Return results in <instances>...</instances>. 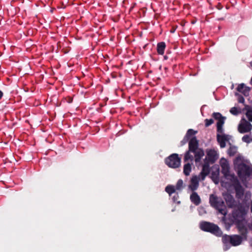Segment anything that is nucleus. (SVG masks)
<instances>
[{"label":"nucleus","mask_w":252,"mask_h":252,"mask_svg":"<svg viewBox=\"0 0 252 252\" xmlns=\"http://www.w3.org/2000/svg\"><path fill=\"white\" fill-rule=\"evenodd\" d=\"M212 116L215 120L218 121L217 123V131L218 133L217 135V139L220 148H223L226 146V142L228 141L229 140V135L224 134H220L223 132V126L226 117L223 116L219 112H214Z\"/></svg>","instance_id":"obj_1"},{"label":"nucleus","mask_w":252,"mask_h":252,"mask_svg":"<svg viewBox=\"0 0 252 252\" xmlns=\"http://www.w3.org/2000/svg\"><path fill=\"white\" fill-rule=\"evenodd\" d=\"M209 203L214 208L217 210L220 213L223 215H226L227 210L224 201L221 198L212 194L210 195Z\"/></svg>","instance_id":"obj_2"},{"label":"nucleus","mask_w":252,"mask_h":252,"mask_svg":"<svg viewBox=\"0 0 252 252\" xmlns=\"http://www.w3.org/2000/svg\"><path fill=\"white\" fill-rule=\"evenodd\" d=\"M200 228L202 230L210 232L217 237H220L222 235V232L218 225L212 222L203 221L200 223Z\"/></svg>","instance_id":"obj_3"},{"label":"nucleus","mask_w":252,"mask_h":252,"mask_svg":"<svg viewBox=\"0 0 252 252\" xmlns=\"http://www.w3.org/2000/svg\"><path fill=\"white\" fill-rule=\"evenodd\" d=\"M237 174L241 179L249 177L252 173V167L244 163L237 166Z\"/></svg>","instance_id":"obj_4"},{"label":"nucleus","mask_w":252,"mask_h":252,"mask_svg":"<svg viewBox=\"0 0 252 252\" xmlns=\"http://www.w3.org/2000/svg\"><path fill=\"white\" fill-rule=\"evenodd\" d=\"M165 163L169 167L176 168L181 165V158L177 154H172L165 158Z\"/></svg>","instance_id":"obj_5"},{"label":"nucleus","mask_w":252,"mask_h":252,"mask_svg":"<svg viewBox=\"0 0 252 252\" xmlns=\"http://www.w3.org/2000/svg\"><path fill=\"white\" fill-rule=\"evenodd\" d=\"M246 213L245 208L241 205L237 209H234L233 211L231 216L233 218V219L236 222V223H238L242 222L241 221L244 219Z\"/></svg>","instance_id":"obj_6"},{"label":"nucleus","mask_w":252,"mask_h":252,"mask_svg":"<svg viewBox=\"0 0 252 252\" xmlns=\"http://www.w3.org/2000/svg\"><path fill=\"white\" fill-rule=\"evenodd\" d=\"M221 172L223 175L226 179L230 182L237 178V177L234 174L230 173V168L229 164L226 161L221 164Z\"/></svg>","instance_id":"obj_7"},{"label":"nucleus","mask_w":252,"mask_h":252,"mask_svg":"<svg viewBox=\"0 0 252 252\" xmlns=\"http://www.w3.org/2000/svg\"><path fill=\"white\" fill-rule=\"evenodd\" d=\"M232 186L235 189L236 197L237 199H241L244 194V189L241 186L237 178L230 182Z\"/></svg>","instance_id":"obj_8"},{"label":"nucleus","mask_w":252,"mask_h":252,"mask_svg":"<svg viewBox=\"0 0 252 252\" xmlns=\"http://www.w3.org/2000/svg\"><path fill=\"white\" fill-rule=\"evenodd\" d=\"M252 129V125L245 119H242L238 126V131L241 133L250 131Z\"/></svg>","instance_id":"obj_9"},{"label":"nucleus","mask_w":252,"mask_h":252,"mask_svg":"<svg viewBox=\"0 0 252 252\" xmlns=\"http://www.w3.org/2000/svg\"><path fill=\"white\" fill-rule=\"evenodd\" d=\"M199 146V141L195 136H193L190 139L189 142V150L191 152H195L198 150Z\"/></svg>","instance_id":"obj_10"},{"label":"nucleus","mask_w":252,"mask_h":252,"mask_svg":"<svg viewBox=\"0 0 252 252\" xmlns=\"http://www.w3.org/2000/svg\"><path fill=\"white\" fill-rule=\"evenodd\" d=\"M223 197L229 208H232L236 206V202L231 194L227 193H225L223 195Z\"/></svg>","instance_id":"obj_11"},{"label":"nucleus","mask_w":252,"mask_h":252,"mask_svg":"<svg viewBox=\"0 0 252 252\" xmlns=\"http://www.w3.org/2000/svg\"><path fill=\"white\" fill-rule=\"evenodd\" d=\"M224 215V217H222L221 221L224 224L225 228L228 230L233 224H236V222L233 219V218L232 216L228 218L226 217Z\"/></svg>","instance_id":"obj_12"},{"label":"nucleus","mask_w":252,"mask_h":252,"mask_svg":"<svg viewBox=\"0 0 252 252\" xmlns=\"http://www.w3.org/2000/svg\"><path fill=\"white\" fill-rule=\"evenodd\" d=\"M236 90L238 92L243 94L245 96H247L249 95L251 88L246 86L245 84L241 83L238 86Z\"/></svg>","instance_id":"obj_13"},{"label":"nucleus","mask_w":252,"mask_h":252,"mask_svg":"<svg viewBox=\"0 0 252 252\" xmlns=\"http://www.w3.org/2000/svg\"><path fill=\"white\" fill-rule=\"evenodd\" d=\"M190 200L191 202L196 206L199 205L201 202L200 196L195 191H192V193L190 194Z\"/></svg>","instance_id":"obj_14"},{"label":"nucleus","mask_w":252,"mask_h":252,"mask_svg":"<svg viewBox=\"0 0 252 252\" xmlns=\"http://www.w3.org/2000/svg\"><path fill=\"white\" fill-rule=\"evenodd\" d=\"M236 225L239 232L242 235L241 236L243 237V238H245L246 239L248 233V230L247 227L244 225V224L242 222L236 223Z\"/></svg>","instance_id":"obj_15"},{"label":"nucleus","mask_w":252,"mask_h":252,"mask_svg":"<svg viewBox=\"0 0 252 252\" xmlns=\"http://www.w3.org/2000/svg\"><path fill=\"white\" fill-rule=\"evenodd\" d=\"M208 160L212 163H214L217 159V153L214 150H209L207 152Z\"/></svg>","instance_id":"obj_16"},{"label":"nucleus","mask_w":252,"mask_h":252,"mask_svg":"<svg viewBox=\"0 0 252 252\" xmlns=\"http://www.w3.org/2000/svg\"><path fill=\"white\" fill-rule=\"evenodd\" d=\"M243 237L238 235L231 236L230 244L233 246H237L240 245L242 242Z\"/></svg>","instance_id":"obj_17"},{"label":"nucleus","mask_w":252,"mask_h":252,"mask_svg":"<svg viewBox=\"0 0 252 252\" xmlns=\"http://www.w3.org/2000/svg\"><path fill=\"white\" fill-rule=\"evenodd\" d=\"M198 179L196 176H193L191 179L190 185L189 186V189L192 191L196 190L198 187Z\"/></svg>","instance_id":"obj_18"},{"label":"nucleus","mask_w":252,"mask_h":252,"mask_svg":"<svg viewBox=\"0 0 252 252\" xmlns=\"http://www.w3.org/2000/svg\"><path fill=\"white\" fill-rule=\"evenodd\" d=\"M210 167L208 163L205 162L202 167V169L200 172L202 180H204L206 176L210 173Z\"/></svg>","instance_id":"obj_19"},{"label":"nucleus","mask_w":252,"mask_h":252,"mask_svg":"<svg viewBox=\"0 0 252 252\" xmlns=\"http://www.w3.org/2000/svg\"><path fill=\"white\" fill-rule=\"evenodd\" d=\"M193 153L194 154V160L195 162H199L204 155V151L201 148L198 149L195 152Z\"/></svg>","instance_id":"obj_20"},{"label":"nucleus","mask_w":252,"mask_h":252,"mask_svg":"<svg viewBox=\"0 0 252 252\" xmlns=\"http://www.w3.org/2000/svg\"><path fill=\"white\" fill-rule=\"evenodd\" d=\"M166 47V44L164 42H160L158 43L157 51L159 55H163Z\"/></svg>","instance_id":"obj_21"},{"label":"nucleus","mask_w":252,"mask_h":252,"mask_svg":"<svg viewBox=\"0 0 252 252\" xmlns=\"http://www.w3.org/2000/svg\"><path fill=\"white\" fill-rule=\"evenodd\" d=\"M191 170V165L189 163H186L184 165L183 173L186 176H189Z\"/></svg>","instance_id":"obj_22"},{"label":"nucleus","mask_w":252,"mask_h":252,"mask_svg":"<svg viewBox=\"0 0 252 252\" xmlns=\"http://www.w3.org/2000/svg\"><path fill=\"white\" fill-rule=\"evenodd\" d=\"M231 240V236H229L226 234L222 236V242L226 247H227L230 244Z\"/></svg>","instance_id":"obj_23"},{"label":"nucleus","mask_w":252,"mask_h":252,"mask_svg":"<svg viewBox=\"0 0 252 252\" xmlns=\"http://www.w3.org/2000/svg\"><path fill=\"white\" fill-rule=\"evenodd\" d=\"M176 188L172 185H168L165 189V191L171 196L172 194L176 193Z\"/></svg>","instance_id":"obj_24"},{"label":"nucleus","mask_w":252,"mask_h":252,"mask_svg":"<svg viewBox=\"0 0 252 252\" xmlns=\"http://www.w3.org/2000/svg\"><path fill=\"white\" fill-rule=\"evenodd\" d=\"M247 110L246 115L250 122H252V108L250 106L247 105L245 107Z\"/></svg>","instance_id":"obj_25"},{"label":"nucleus","mask_w":252,"mask_h":252,"mask_svg":"<svg viewBox=\"0 0 252 252\" xmlns=\"http://www.w3.org/2000/svg\"><path fill=\"white\" fill-rule=\"evenodd\" d=\"M190 152H191L189 151V150L186 152L184 158V162H187L189 160H190L192 161L193 160V157L190 155Z\"/></svg>","instance_id":"obj_26"},{"label":"nucleus","mask_w":252,"mask_h":252,"mask_svg":"<svg viewBox=\"0 0 252 252\" xmlns=\"http://www.w3.org/2000/svg\"><path fill=\"white\" fill-rule=\"evenodd\" d=\"M237 149L235 146H230L228 150V154L230 156H233L237 153Z\"/></svg>","instance_id":"obj_27"},{"label":"nucleus","mask_w":252,"mask_h":252,"mask_svg":"<svg viewBox=\"0 0 252 252\" xmlns=\"http://www.w3.org/2000/svg\"><path fill=\"white\" fill-rule=\"evenodd\" d=\"M183 181L182 179H179L175 186V188L177 190H181L184 187Z\"/></svg>","instance_id":"obj_28"},{"label":"nucleus","mask_w":252,"mask_h":252,"mask_svg":"<svg viewBox=\"0 0 252 252\" xmlns=\"http://www.w3.org/2000/svg\"><path fill=\"white\" fill-rule=\"evenodd\" d=\"M197 132V131H195L192 129H189L185 135L186 137L189 138H190L191 136L194 135Z\"/></svg>","instance_id":"obj_29"},{"label":"nucleus","mask_w":252,"mask_h":252,"mask_svg":"<svg viewBox=\"0 0 252 252\" xmlns=\"http://www.w3.org/2000/svg\"><path fill=\"white\" fill-rule=\"evenodd\" d=\"M242 141L244 142L250 143L252 142V137L249 135H245L242 138Z\"/></svg>","instance_id":"obj_30"},{"label":"nucleus","mask_w":252,"mask_h":252,"mask_svg":"<svg viewBox=\"0 0 252 252\" xmlns=\"http://www.w3.org/2000/svg\"><path fill=\"white\" fill-rule=\"evenodd\" d=\"M230 112L233 115H237L241 113V111L239 110L237 107H232L230 110Z\"/></svg>","instance_id":"obj_31"},{"label":"nucleus","mask_w":252,"mask_h":252,"mask_svg":"<svg viewBox=\"0 0 252 252\" xmlns=\"http://www.w3.org/2000/svg\"><path fill=\"white\" fill-rule=\"evenodd\" d=\"M214 122V121L213 119H206L204 120L205 126V127H208L213 124Z\"/></svg>","instance_id":"obj_32"},{"label":"nucleus","mask_w":252,"mask_h":252,"mask_svg":"<svg viewBox=\"0 0 252 252\" xmlns=\"http://www.w3.org/2000/svg\"><path fill=\"white\" fill-rule=\"evenodd\" d=\"M175 194L172 197V200L174 202L177 204H180L181 202L179 201V196L178 192L175 193Z\"/></svg>","instance_id":"obj_33"},{"label":"nucleus","mask_w":252,"mask_h":252,"mask_svg":"<svg viewBox=\"0 0 252 252\" xmlns=\"http://www.w3.org/2000/svg\"><path fill=\"white\" fill-rule=\"evenodd\" d=\"M235 95L238 96V101L239 103H243L245 102V99L243 96L239 94L238 93H236Z\"/></svg>","instance_id":"obj_34"},{"label":"nucleus","mask_w":252,"mask_h":252,"mask_svg":"<svg viewBox=\"0 0 252 252\" xmlns=\"http://www.w3.org/2000/svg\"><path fill=\"white\" fill-rule=\"evenodd\" d=\"M65 100L67 103H71L72 102L73 98L71 96H67L65 98Z\"/></svg>","instance_id":"obj_35"},{"label":"nucleus","mask_w":252,"mask_h":252,"mask_svg":"<svg viewBox=\"0 0 252 252\" xmlns=\"http://www.w3.org/2000/svg\"><path fill=\"white\" fill-rule=\"evenodd\" d=\"M189 140V138L185 136L183 140L181 141L182 145L185 144Z\"/></svg>","instance_id":"obj_36"},{"label":"nucleus","mask_w":252,"mask_h":252,"mask_svg":"<svg viewBox=\"0 0 252 252\" xmlns=\"http://www.w3.org/2000/svg\"><path fill=\"white\" fill-rule=\"evenodd\" d=\"M3 96V93L2 91L0 90V99L2 98Z\"/></svg>","instance_id":"obj_37"},{"label":"nucleus","mask_w":252,"mask_h":252,"mask_svg":"<svg viewBox=\"0 0 252 252\" xmlns=\"http://www.w3.org/2000/svg\"><path fill=\"white\" fill-rule=\"evenodd\" d=\"M168 59V57L167 56L165 55L164 56V59L165 60H167Z\"/></svg>","instance_id":"obj_38"},{"label":"nucleus","mask_w":252,"mask_h":252,"mask_svg":"<svg viewBox=\"0 0 252 252\" xmlns=\"http://www.w3.org/2000/svg\"><path fill=\"white\" fill-rule=\"evenodd\" d=\"M251 211L252 213V201H251Z\"/></svg>","instance_id":"obj_39"},{"label":"nucleus","mask_w":252,"mask_h":252,"mask_svg":"<svg viewBox=\"0 0 252 252\" xmlns=\"http://www.w3.org/2000/svg\"><path fill=\"white\" fill-rule=\"evenodd\" d=\"M228 249V248H226V249H225V250H227Z\"/></svg>","instance_id":"obj_40"},{"label":"nucleus","mask_w":252,"mask_h":252,"mask_svg":"<svg viewBox=\"0 0 252 252\" xmlns=\"http://www.w3.org/2000/svg\"><path fill=\"white\" fill-rule=\"evenodd\" d=\"M251 65H252V63H251Z\"/></svg>","instance_id":"obj_41"}]
</instances>
